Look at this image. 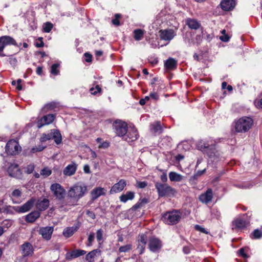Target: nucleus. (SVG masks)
Returning a JSON list of instances; mask_svg holds the SVG:
<instances>
[{
    "label": "nucleus",
    "instance_id": "obj_34",
    "mask_svg": "<svg viewBox=\"0 0 262 262\" xmlns=\"http://www.w3.org/2000/svg\"><path fill=\"white\" fill-rule=\"evenodd\" d=\"M100 252V251L99 249H95L90 252L85 256L86 260L90 262L92 261L96 254Z\"/></svg>",
    "mask_w": 262,
    "mask_h": 262
},
{
    "label": "nucleus",
    "instance_id": "obj_27",
    "mask_svg": "<svg viewBox=\"0 0 262 262\" xmlns=\"http://www.w3.org/2000/svg\"><path fill=\"white\" fill-rule=\"evenodd\" d=\"M86 253V251L83 250L77 249L72 251L70 253H67L66 258L68 259H71L74 258L78 257L80 256L83 255Z\"/></svg>",
    "mask_w": 262,
    "mask_h": 262
},
{
    "label": "nucleus",
    "instance_id": "obj_43",
    "mask_svg": "<svg viewBox=\"0 0 262 262\" xmlns=\"http://www.w3.org/2000/svg\"><path fill=\"white\" fill-rule=\"evenodd\" d=\"M262 237V231L258 229H255L252 232V238L259 239Z\"/></svg>",
    "mask_w": 262,
    "mask_h": 262
},
{
    "label": "nucleus",
    "instance_id": "obj_55",
    "mask_svg": "<svg viewBox=\"0 0 262 262\" xmlns=\"http://www.w3.org/2000/svg\"><path fill=\"white\" fill-rule=\"evenodd\" d=\"M38 40L40 41L39 42H36L35 43V46L37 48H41L42 47L44 46V43L42 41V38L39 37L38 38Z\"/></svg>",
    "mask_w": 262,
    "mask_h": 262
},
{
    "label": "nucleus",
    "instance_id": "obj_11",
    "mask_svg": "<svg viewBox=\"0 0 262 262\" xmlns=\"http://www.w3.org/2000/svg\"><path fill=\"white\" fill-rule=\"evenodd\" d=\"M7 172L11 177L17 179H20L21 177V171L19 169L18 165L16 164H11L8 168Z\"/></svg>",
    "mask_w": 262,
    "mask_h": 262
},
{
    "label": "nucleus",
    "instance_id": "obj_22",
    "mask_svg": "<svg viewBox=\"0 0 262 262\" xmlns=\"http://www.w3.org/2000/svg\"><path fill=\"white\" fill-rule=\"evenodd\" d=\"M220 5L223 10L230 11L235 7V2L234 0H223Z\"/></svg>",
    "mask_w": 262,
    "mask_h": 262
},
{
    "label": "nucleus",
    "instance_id": "obj_41",
    "mask_svg": "<svg viewBox=\"0 0 262 262\" xmlns=\"http://www.w3.org/2000/svg\"><path fill=\"white\" fill-rule=\"evenodd\" d=\"M138 243L146 245L147 243V235L145 234H141L138 236Z\"/></svg>",
    "mask_w": 262,
    "mask_h": 262
},
{
    "label": "nucleus",
    "instance_id": "obj_24",
    "mask_svg": "<svg viewBox=\"0 0 262 262\" xmlns=\"http://www.w3.org/2000/svg\"><path fill=\"white\" fill-rule=\"evenodd\" d=\"M40 216V213L38 211H32L26 216L25 221L28 223L34 222Z\"/></svg>",
    "mask_w": 262,
    "mask_h": 262
},
{
    "label": "nucleus",
    "instance_id": "obj_37",
    "mask_svg": "<svg viewBox=\"0 0 262 262\" xmlns=\"http://www.w3.org/2000/svg\"><path fill=\"white\" fill-rule=\"evenodd\" d=\"M58 106V104L55 102H52L45 105L43 108L45 112L54 110Z\"/></svg>",
    "mask_w": 262,
    "mask_h": 262
},
{
    "label": "nucleus",
    "instance_id": "obj_47",
    "mask_svg": "<svg viewBox=\"0 0 262 262\" xmlns=\"http://www.w3.org/2000/svg\"><path fill=\"white\" fill-rule=\"evenodd\" d=\"M34 170V165L33 164H30L26 167L25 172L28 174H30L32 173Z\"/></svg>",
    "mask_w": 262,
    "mask_h": 262
},
{
    "label": "nucleus",
    "instance_id": "obj_46",
    "mask_svg": "<svg viewBox=\"0 0 262 262\" xmlns=\"http://www.w3.org/2000/svg\"><path fill=\"white\" fill-rule=\"evenodd\" d=\"M52 138V133H51L50 134H43L41 137L40 138V142H46L48 140H49L50 139H51Z\"/></svg>",
    "mask_w": 262,
    "mask_h": 262
},
{
    "label": "nucleus",
    "instance_id": "obj_61",
    "mask_svg": "<svg viewBox=\"0 0 262 262\" xmlns=\"http://www.w3.org/2000/svg\"><path fill=\"white\" fill-rule=\"evenodd\" d=\"M110 146V143L108 142L105 141L102 143L99 146V148H106Z\"/></svg>",
    "mask_w": 262,
    "mask_h": 262
},
{
    "label": "nucleus",
    "instance_id": "obj_57",
    "mask_svg": "<svg viewBox=\"0 0 262 262\" xmlns=\"http://www.w3.org/2000/svg\"><path fill=\"white\" fill-rule=\"evenodd\" d=\"M148 61L152 65L156 64L158 62V59L157 58L152 57L149 58Z\"/></svg>",
    "mask_w": 262,
    "mask_h": 262
},
{
    "label": "nucleus",
    "instance_id": "obj_64",
    "mask_svg": "<svg viewBox=\"0 0 262 262\" xmlns=\"http://www.w3.org/2000/svg\"><path fill=\"white\" fill-rule=\"evenodd\" d=\"M161 180L163 182H166L167 181V177L165 172H164L161 176Z\"/></svg>",
    "mask_w": 262,
    "mask_h": 262
},
{
    "label": "nucleus",
    "instance_id": "obj_40",
    "mask_svg": "<svg viewBox=\"0 0 262 262\" xmlns=\"http://www.w3.org/2000/svg\"><path fill=\"white\" fill-rule=\"evenodd\" d=\"M40 173V175L43 176L44 178H47L51 174L52 170L47 167L41 169Z\"/></svg>",
    "mask_w": 262,
    "mask_h": 262
},
{
    "label": "nucleus",
    "instance_id": "obj_31",
    "mask_svg": "<svg viewBox=\"0 0 262 262\" xmlns=\"http://www.w3.org/2000/svg\"><path fill=\"white\" fill-rule=\"evenodd\" d=\"M135 198V192L133 191H127L125 194H123L120 196L119 199L121 202L126 203L129 200H132Z\"/></svg>",
    "mask_w": 262,
    "mask_h": 262
},
{
    "label": "nucleus",
    "instance_id": "obj_14",
    "mask_svg": "<svg viewBox=\"0 0 262 262\" xmlns=\"http://www.w3.org/2000/svg\"><path fill=\"white\" fill-rule=\"evenodd\" d=\"M55 119L54 114H48L43 116L37 121V126L38 128H41L44 125H48L53 122Z\"/></svg>",
    "mask_w": 262,
    "mask_h": 262
},
{
    "label": "nucleus",
    "instance_id": "obj_58",
    "mask_svg": "<svg viewBox=\"0 0 262 262\" xmlns=\"http://www.w3.org/2000/svg\"><path fill=\"white\" fill-rule=\"evenodd\" d=\"M238 253H239V255L243 257H244V258L248 257V255L245 252V249L243 248H241L238 250Z\"/></svg>",
    "mask_w": 262,
    "mask_h": 262
},
{
    "label": "nucleus",
    "instance_id": "obj_4",
    "mask_svg": "<svg viewBox=\"0 0 262 262\" xmlns=\"http://www.w3.org/2000/svg\"><path fill=\"white\" fill-rule=\"evenodd\" d=\"M181 217V213L178 211L174 210L163 214L162 216V220L165 224L174 225L180 221Z\"/></svg>",
    "mask_w": 262,
    "mask_h": 262
},
{
    "label": "nucleus",
    "instance_id": "obj_42",
    "mask_svg": "<svg viewBox=\"0 0 262 262\" xmlns=\"http://www.w3.org/2000/svg\"><path fill=\"white\" fill-rule=\"evenodd\" d=\"M132 249V245L131 244H127L125 246H121L119 248V252L120 253L127 252L131 250Z\"/></svg>",
    "mask_w": 262,
    "mask_h": 262
},
{
    "label": "nucleus",
    "instance_id": "obj_23",
    "mask_svg": "<svg viewBox=\"0 0 262 262\" xmlns=\"http://www.w3.org/2000/svg\"><path fill=\"white\" fill-rule=\"evenodd\" d=\"M77 169V165L72 163L65 167L63 170V174L68 176H71L75 174Z\"/></svg>",
    "mask_w": 262,
    "mask_h": 262
},
{
    "label": "nucleus",
    "instance_id": "obj_36",
    "mask_svg": "<svg viewBox=\"0 0 262 262\" xmlns=\"http://www.w3.org/2000/svg\"><path fill=\"white\" fill-rule=\"evenodd\" d=\"M76 231V228L74 227L67 228L63 231V235L66 237H70Z\"/></svg>",
    "mask_w": 262,
    "mask_h": 262
},
{
    "label": "nucleus",
    "instance_id": "obj_30",
    "mask_svg": "<svg viewBox=\"0 0 262 262\" xmlns=\"http://www.w3.org/2000/svg\"><path fill=\"white\" fill-rule=\"evenodd\" d=\"M169 178L172 182H179L182 181L185 177L176 172L171 171L169 173Z\"/></svg>",
    "mask_w": 262,
    "mask_h": 262
},
{
    "label": "nucleus",
    "instance_id": "obj_45",
    "mask_svg": "<svg viewBox=\"0 0 262 262\" xmlns=\"http://www.w3.org/2000/svg\"><path fill=\"white\" fill-rule=\"evenodd\" d=\"M90 91L92 95H96L98 93H101L102 90L99 85H96L95 88H91L90 90Z\"/></svg>",
    "mask_w": 262,
    "mask_h": 262
},
{
    "label": "nucleus",
    "instance_id": "obj_13",
    "mask_svg": "<svg viewBox=\"0 0 262 262\" xmlns=\"http://www.w3.org/2000/svg\"><path fill=\"white\" fill-rule=\"evenodd\" d=\"M53 230V227L46 226L40 228L38 232L43 239L48 241L51 239Z\"/></svg>",
    "mask_w": 262,
    "mask_h": 262
},
{
    "label": "nucleus",
    "instance_id": "obj_21",
    "mask_svg": "<svg viewBox=\"0 0 262 262\" xmlns=\"http://www.w3.org/2000/svg\"><path fill=\"white\" fill-rule=\"evenodd\" d=\"M247 225L246 221L241 217L235 219L232 222V229H241L245 228Z\"/></svg>",
    "mask_w": 262,
    "mask_h": 262
},
{
    "label": "nucleus",
    "instance_id": "obj_5",
    "mask_svg": "<svg viewBox=\"0 0 262 262\" xmlns=\"http://www.w3.org/2000/svg\"><path fill=\"white\" fill-rule=\"evenodd\" d=\"M155 187L159 197L170 196L173 195L176 192V190L174 188L166 183H156Z\"/></svg>",
    "mask_w": 262,
    "mask_h": 262
},
{
    "label": "nucleus",
    "instance_id": "obj_10",
    "mask_svg": "<svg viewBox=\"0 0 262 262\" xmlns=\"http://www.w3.org/2000/svg\"><path fill=\"white\" fill-rule=\"evenodd\" d=\"M160 39L163 40L170 41L176 35L173 29L160 30L159 32Z\"/></svg>",
    "mask_w": 262,
    "mask_h": 262
},
{
    "label": "nucleus",
    "instance_id": "obj_18",
    "mask_svg": "<svg viewBox=\"0 0 262 262\" xmlns=\"http://www.w3.org/2000/svg\"><path fill=\"white\" fill-rule=\"evenodd\" d=\"M161 247V241L157 238L152 237L149 242V248L153 252H157Z\"/></svg>",
    "mask_w": 262,
    "mask_h": 262
},
{
    "label": "nucleus",
    "instance_id": "obj_26",
    "mask_svg": "<svg viewBox=\"0 0 262 262\" xmlns=\"http://www.w3.org/2000/svg\"><path fill=\"white\" fill-rule=\"evenodd\" d=\"M177 61L173 58H169L164 62V67L167 70H172L176 68Z\"/></svg>",
    "mask_w": 262,
    "mask_h": 262
},
{
    "label": "nucleus",
    "instance_id": "obj_16",
    "mask_svg": "<svg viewBox=\"0 0 262 262\" xmlns=\"http://www.w3.org/2000/svg\"><path fill=\"white\" fill-rule=\"evenodd\" d=\"M35 202V199L31 198L22 206H17V213H24L29 211L33 206Z\"/></svg>",
    "mask_w": 262,
    "mask_h": 262
},
{
    "label": "nucleus",
    "instance_id": "obj_54",
    "mask_svg": "<svg viewBox=\"0 0 262 262\" xmlns=\"http://www.w3.org/2000/svg\"><path fill=\"white\" fill-rule=\"evenodd\" d=\"M147 184L145 182H137V186L139 188H144L146 187Z\"/></svg>",
    "mask_w": 262,
    "mask_h": 262
},
{
    "label": "nucleus",
    "instance_id": "obj_6",
    "mask_svg": "<svg viewBox=\"0 0 262 262\" xmlns=\"http://www.w3.org/2000/svg\"><path fill=\"white\" fill-rule=\"evenodd\" d=\"M113 128L117 136L124 137L127 132V124L123 121L117 120L113 123Z\"/></svg>",
    "mask_w": 262,
    "mask_h": 262
},
{
    "label": "nucleus",
    "instance_id": "obj_19",
    "mask_svg": "<svg viewBox=\"0 0 262 262\" xmlns=\"http://www.w3.org/2000/svg\"><path fill=\"white\" fill-rule=\"evenodd\" d=\"M106 190L100 187H96L91 192V200L94 201L102 195L106 194Z\"/></svg>",
    "mask_w": 262,
    "mask_h": 262
},
{
    "label": "nucleus",
    "instance_id": "obj_9",
    "mask_svg": "<svg viewBox=\"0 0 262 262\" xmlns=\"http://www.w3.org/2000/svg\"><path fill=\"white\" fill-rule=\"evenodd\" d=\"M50 189L57 199L61 200L64 198L66 191L60 184H53L50 187Z\"/></svg>",
    "mask_w": 262,
    "mask_h": 262
},
{
    "label": "nucleus",
    "instance_id": "obj_38",
    "mask_svg": "<svg viewBox=\"0 0 262 262\" xmlns=\"http://www.w3.org/2000/svg\"><path fill=\"white\" fill-rule=\"evenodd\" d=\"M134 38L136 40H140L142 39L144 34V31L141 29H136L134 31Z\"/></svg>",
    "mask_w": 262,
    "mask_h": 262
},
{
    "label": "nucleus",
    "instance_id": "obj_53",
    "mask_svg": "<svg viewBox=\"0 0 262 262\" xmlns=\"http://www.w3.org/2000/svg\"><path fill=\"white\" fill-rule=\"evenodd\" d=\"M28 258L27 256L22 255L21 256L18 257L16 259V262H27Z\"/></svg>",
    "mask_w": 262,
    "mask_h": 262
},
{
    "label": "nucleus",
    "instance_id": "obj_48",
    "mask_svg": "<svg viewBox=\"0 0 262 262\" xmlns=\"http://www.w3.org/2000/svg\"><path fill=\"white\" fill-rule=\"evenodd\" d=\"M115 19L112 20V23L116 26H119L120 25V22L119 20V18L120 17L121 15L119 14H116Z\"/></svg>",
    "mask_w": 262,
    "mask_h": 262
},
{
    "label": "nucleus",
    "instance_id": "obj_33",
    "mask_svg": "<svg viewBox=\"0 0 262 262\" xmlns=\"http://www.w3.org/2000/svg\"><path fill=\"white\" fill-rule=\"evenodd\" d=\"M16 208H17V206L6 205L2 209V210H3V212L5 213L13 214H14V211L17 212V209H16Z\"/></svg>",
    "mask_w": 262,
    "mask_h": 262
},
{
    "label": "nucleus",
    "instance_id": "obj_12",
    "mask_svg": "<svg viewBox=\"0 0 262 262\" xmlns=\"http://www.w3.org/2000/svg\"><path fill=\"white\" fill-rule=\"evenodd\" d=\"M213 199V191L212 189H208L204 193H202L199 198L200 202L204 204H208L212 201Z\"/></svg>",
    "mask_w": 262,
    "mask_h": 262
},
{
    "label": "nucleus",
    "instance_id": "obj_2",
    "mask_svg": "<svg viewBox=\"0 0 262 262\" xmlns=\"http://www.w3.org/2000/svg\"><path fill=\"white\" fill-rule=\"evenodd\" d=\"M253 123V120L250 117L241 118L235 123V130L238 133L246 132L252 127Z\"/></svg>",
    "mask_w": 262,
    "mask_h": 262
},
{
    "label": "nucleus",
    "instance_id": "obj_35",
    "mask_svg": "<svg viewBox=\"0 0 262 262\" xmlns=\"http://www.w3.org/2000/svg\"><path fill=\"white\" fill-rule=\"evenodd\" d=\"M151 129L155 133H161L162 130V128L160 122L157 121L151 124Z\"/></svg>",
    "mask_w": 262,
    "mask_h": 262
},
{
    "label": "nucleus",
    "instance_id": "obj_44",
    "mask_svg": "<svg viewBox=\"0 0 262 262\" xmlns=\"http://www.w3.org/2000/svg\"><path fill=\"white\" fill-rule=\"evenodd\" d=\"M53 27V25L52 23L50 22H47L43 25V31L46 33H49L51 31Z\"/></svg>",
    "mask_w": 262,
    "mask_h": 262
},
{
    "label": "nucleus",
    "instance_id": "obj_51",
    "mask_svg": "<svg viewBox=\"0 0 262 262\" xmlns=\"http://www.w3.org/2000/svg\"><path fill=\"white\" fill-rule=\"evenodd\" d=\"M103 231L101 229L97 230L96 233V238L98 241H100L102 239Z\"/></svg>",
    "mask_w": 262,
    "mask_h": 262
},
{
    "label": "nucleus",
    "instance_id": "obj_63",
    "mask_svg": "<svg viewBox=\"0 0 262 262\" xmlns=\"http://www.w3.org/2000/svg\"><path fill=\"white\" fill-rule=\"evenodd\" d=\"M83 170L85 173H90L91 170L89 165L86 164L83 167Z\"/></svg>",
    "mask_w": 262,
    "mask_h": 262
},
{
    "label": "nucleus",
    "instance_id": "obj_17",
    "mask_svg": "<svg viewBox=\"0 0 262 262\" xmlns=\"http://www.w3.org/2000/svg\"><path fill=\"white\" fill-rule=\"evenodd\" d=\"M126 185V182L124 179H121L118 183L115 184L111 188L110 193L111 194L121 192Z\"/></svg>",
    "mask_w": 262,
    "mask_h": 262
},
{
    "label": "nucleus",
    "instance_id": "obj_59",
    "mask_svg": "<svg viewBox=\"0 0 262 262\" xmlns=\"http://www.w3.org/2000/svg\"><path fill=\"white\" fill-rule=\"evenodd\" d=\"M255 105L257 108H262V98L260 100H256L254 101Z\"/></svg>",
    "mask_w": 262,
    "mask_h": 262
},
{
    "label": "nucleus",
    "instance_id": "obj_60",
    "mask_svg": "<svg viewBox=\"0 0 262 262\" xmlns=\"http://www.w3.org/2000/svg\"><path fill=\"white\" fill-rule=\"evenodd\" d=\"M149 100V96H145L144 98L141 99L139 101V103L141 105H144L146 102Z\"/></svg>",
    "mask_w": 262,
    "mask_h": 262
},
{
    "label": "nucleus",
    "instance_id": "obj_62",
    "mask_svg": "<svg viewBox=\"0 0 262 262\" xmlns=\"http://www.w3.org/2000/svg\"><path fill=\"white\" fill-rule=\"evenodd\" d=\"M84 56L86 58H85V61L86 62H91L92 61V55L90 54H89L88 53H84Z\"/></svg>",
    "mask_w": 262,
    "mask_h": 262
},
{
    "label": "nucleus",
    "instance_id": "obj_8",
    "mask_svg": "<svg viewBox=\"0 0 262 262\" xmlns=\"http://www.w3.org/2000/svg\"><path fill=\"white\" fill-rule=\"evenodd\" d=\"M5 150L8 155L13 156L18 154L21 148L16 140H10L6 144Z\"/></svg>",
    "mask_w": 262,
    "mask_h": 262
},
{
    "label": "nucleus",
    "instance_id": "obj_52",
    "mask_svg": "<svg viewBox=\"0 0 262 262\" xmlns=\"http://www.w3.org/2000/svg\"><path fill=\"white\" fill-rule=\"evenodd\" d=\"M94 237H95L94 233H91L90 234L89 237H88L89 243L87 245L88 246H90L92 245V243L94 239Z\"/></svg>",
    "mask_w": 262,
    "mask_h": 262
},
{
    "label": "nucleus",
    "instance_id": "obj_1",
    "mask_svg": "<svg viewBox=\"0 0 262 262\" xmlns=\"http://www.w3.org/2000/svg\"><path fill=\"white\" fill-rule=\"evenodd\" d=\"M87 191V187L83 184L76 183L71 187L68 190L67 196L77 202L83 197Z\"/></svg>",
    "mask_w": 262,
    "mask_h": 262
},
{
    "label": "nucleus",
    "instance_id": "obj_28",
    "mask_svg": "<svg viewBox=\"0 0 262 262\" xmlns=\"http://www.w3.org/2000/svg\"><path fill=\"white\" fill-rule=\"evenodd\" d=\"M49 205V201L47 199L38 200L36 203V208L40 211H44Z\"/></svg>",
    "mask_w": 262,
    "mask_h": 262
},
{
    "label": "nucleus",
    "instance_id": "obj_39",
    "mask_svg": "<svg viewBox=\"0 0 262 262\" xmlns=\"http://www.w3.org/2000/svg\"><path fill=\"white\" fill-rule=\"evenodd\" d=\"M60 66L59 63H54L51 68V73L54 75H57L59 73L58 68Z\"/></svg>",
    "mask_w": 262,
    "mask_h": 262
},
{
    "label": "nucleus",
    "instance_id": "obj_50",
    "mask_svg": "<svg viewBox=\"0 0 262 262\" xmlns=\"http://www.w3.org/2000/svg\"><path fill=\"white\" fill-rule=\"evenodd\" d=\"M194 228L195 229V230H196L197 231H199L202 233H205V234H208V232L206 231V230L202 227V226L199 225H196L195 226H194Z\"/></svg>",
    "mask_w": 262,
    "mask_h": 262
},
{
    "label": "nucleus",
    "instance_id": "obj_7",
    "mask_svg": "<svg viewBox=\"0 0 262 262\" xmlns=\"http://www.w3.org/2000/svg\"><path fill=\"white\" fill-rule=\"evenodd\" d=\"M16 45L15 40L11 36H3L0 37V56H8V53H4L3 50L4 48L8 45Z\"/></svg>",
    "mask_w": 262,
    "mask_h": 262
},
{
    "label": "nucleus",
    "instance_id": "obj_49",
    "mask_svg": "<svg viewBox=\"0 0 262 262\" xmlns=\"http://www.w3.org/2000/svg\"><path fill=\"white\" fill-rule=\"evenodd\" d=\"M145 245L138 243L137 249L138 250L140 254L143 253L145 250Z\"/></svg>",
    "mask_w": 262,
    "mask_h": 262
},
{
    "label": "nucleus",
    "instance_id": "obj_15",
    "mask_svg": "<svg viewBox=\"0 0 262 262\" xmlns=\"http://www.w3.org/2000/svg\"><path fill=\"white\" fill-rule=\"evenodd\" d=\"M124 137L125 140L128 142L136 140L139 137L137 130L134 127L130 128L129 130L127 129V134Z\"/></svg>",
    "mask_w": 262,
    "mask_h": 262
},
{
    "label": "nucleus",
    "instance_id": "obj_56",
    "mask_svg": "<svg viewBox=\"0 0 262 262\" xmlns=\"http://www.w3.org/2000/svg\"><path fill=\"white\" fill-rule=\"evenodd\" d=\"M86 214L89 216L90 217H91L92 219L94 220L96 218V215L94 212L93 211H91L89 210H86Z\"/></svg>",
    "mask_w": 262,
    "mask_h": 262
},
{
    "label": "nucleus",
    "instance_id": "obj_20",
    "mask_svg": "<svg viewBox=\"0 0 262 262\" xmlns=\"http://www.w3.org/2000/svg\"><path fill=\"white\" fill-rule=\"evenodd\" d=\"M22 254L26 256H32L33 254V248L32 245L28 242H26L21 246Z\"/></svg>",
    "mask_w": 262,
    "mask_h": 262
},
{
    "label": "nucleus",
    "instance_id": "obj_29",
    "mask_svg": "<svg viewBox=\"0 0 262 262\" xmlns=\"http://www.w3.org/2000/svg\"><path fill=\"white\" fill-rule=\"evenodd\" d=\"M22 194V191L21 189H14L11 194L10 195V197L11 200H12L13 203L17 204L19 203V202L16 200L17 199L19 198Z\"/></svg>",
    "mask_w": 262,
    "mask_h": 262
},
{
    "label": "nucleus",
    "instance_id": "obj_32",
    "mask_svg": "<svg viewBox=\"0 0 262 262\" xmlns=\"http://www.w3.org/2000/svg\"><path fill=\"white\" fill-rule=\"evenodd\" d=\"M51 133L52 135V138L54 140L55 142L57 144H59L62 141V138L61 134L60 133L59 131L58 130H52Z\"/></svg>",
    "mask_w": 262,
    "mask_h": 262
},
{
    "label": "nucleus",
    "instance_id": "obj_25",
    "mask_svg": "<svg viewBox=\"0 0 262 262\" xmlns=\"http://www.w3.org/2000/svg\"><path fill=\"white\" fill-rule=\"evenodd\" d=\"M186 24L191 29L197 30L201 26V24L196 19L187 18L185 20Z\"/></svg>",
    "mask_w": 262,
    "mask_h": 262
},
{
    "label": "nucleus",
    "instance_id": "obj_3",
    "mask_svg": "<svg viewBox=\"0 0 262 262\" xmlns=\"http://www.w3.org/2000/svg\"><path fill=\"white\" fill-rule=\"evenodd\" d=\"M197 146L200 150L207 151V154L212 162H217L219 160L220 154L218 151L215 150L213 146L210 147L211 151H208L209 148V144L202 141L199 142Z\"/></svg>",
    "mask_w": 262,
    "mask_h": 262
}]
</instances>
